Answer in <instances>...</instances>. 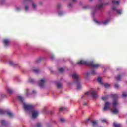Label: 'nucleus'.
<instances>
[{"label":"nucleus","mask_w":127,"mask_h":127,"mask_svg":"<svg viewBox=\"0 0 127 127\" xmlns=\"http://www.w3.org/2000/svg\"><path fill=\"white\" fill-rule=\"evenodd\" d=\"M77 64L78 65H88V66H90V67H92V68H99V67H101V64H95L94 62H88L85 60H80L77 62Z\"/></svg>","instance_id":"f257e3e1"},{"label":"nucleus","mask_w":127,"mask_h":127,"mask_svg":"<svg viewBox=\"0 0 127 127\" xmlns=\"http://www.w3.org/2000/svg\"><path fill=\"white\" fill-rule=\"evenodd\" d=\"M18 99L19 101H20L21 103H22L23 104V108L25 111H30L31 110H33L34 108V105L31 104H27L24 103L23 100V97L21 96H18Z\"/></svg>","instance_id":"f03ea898"},{"label":"nucleus","mask_w":127,"mask_h":127,"mask_svg":"<svg viewBox=\"0 0 127 127\" xmlns=\"http://www.w3.org/2000/svg\"><path fill=\"white\" fill-rule=\"evenodd\" d=\"M71 77L74 80L75 83L77 85V90H81L82 86H81V84L80 83L81 81V77H80V75L77 73H73L71 75Z\"/></svg>","instance_id":"7ed1b4c3"},{"label":"nucleus","mask_w":127,"mask_h":127,"mask_svg":"<svg viewBox=\"0 0 127 127\" xmlns=\"http://www.w3.org/2000/svg\"><path fill=\"white\" fill-rule=\"evenodd\" d=\"M112 4H113V5H116L112 7V10H115L118 14L121 15L123 11H122V10L117 9V7L120 4V2L119 1L113 0Z\"/></svg>","instance_id":"20e7f679"},{"label":"nucleus","mask_w":127,"mask_h":127,"mask_svg":"<svg viewBox=\"0 0 127 127\" xmlns=\"http://www.w3.org/2000/svg\"><path fill=\"white\" fill-rule=\"evenodd\" d=\"M111 97L114 100L112 105L113 106V107L115 108L116 107V106H118V105H119V101H118L119 96L117 94H112Z\"/></svg>","instance_id":"39448f33"},{"label":"nucleus","mask_w":127,"mask_h":127,"mask_svg":"<svg viewBox=\"0 0 127 127\" xmlns=\"http://www.w3.org/2000/svg\"><path fill=\"white\" fill-rule=\"evenodd\" d=\"M85 95L86 96H92V97H93V98H94V99L98 98L97 92H96V91L93 89H91L89 91L85 93Z\"/></svg>","instance_id":"423d86ee"},{"label":"nucleus","mask_w":127,"mask_h":127,"mask_svg":"<svg viewBox=\"0 0 127 127\" xmlns=\"http://www.w3.org/2000/svg\"><path fill=\"white\" fill-rule=\"evenodd\" d=\"M45 82H46V80L45 79H42L39 82V86L40 88H43L44 87V85H45Z\"/></svg>","instance_id":"0eeeda50"},{"label":"nucleus","mask_w":127,"mask_h":127,"mask_svg":"<svg viewBox=\"0 0 127 127\" xmlns=\"http://www.w3.org/2000/svg\"><path fill=\"white\" fill-rule=\"evenodd\" d=\"M96 74H97V73H96V71L94 70H92L91 73H85L84 74V77H85V78H88L89 76H90V75H96Z\"/></svg>","instance_id":"6e6552de"},{"label":"nucleus","mask_w":127,"mask_h":127,"mask_svg":"<svg viewBox=\"0 0 127 127\" xmlns=\"http://www.w3.org/2000/svg\"><path fill=\"white\" fill-rule=\"evenodd\" d=\"M110 105H111V103H110V102H105V104L103 108V111H107V110H109V109L110 108Z\"/></svg>","instance_id":"1a4fd4ad"},{"label":"nucleus","mask_w":127,"mask_h":127,"mask_svg":"<svg viewBox=\"0 0 127 127\" xmlns=\"http://www.w3.org/2000/svg\"><path fill=\"white\" fill-rule=\"evenodd\" d=\"M3 43L4 44V46H5V47H6V46H8V45H9L10 41L7 39H4L3 40Z\"/></svg>","instance_id":"9d476101"},{"label":"nucleus","mask_w":127,"mask_h":127,"mask_svg":"<svg viewBox=\"0 0 127 127\" xmlns=\"http://www.w3.org/2000/svg\"><path fill=\"white\" fill-rule=\"evenodd\" d=\"M38 116V112L37 111H34L32 112V117L34 119H36Z\"/></svg>","instance_id":"9b49d317"},{"label":"nucleus","mask_w":127,"mask_h":127,"mask_svg":"<svg viewBox=\"0 0 127 127\" xmlns=\"http://www.w3.org/2000/svg\"><path fill=\"white\" fill-rule=\"evenodd\" d=\"M104 7V4L103 3L99 4L96 5V9H101Z\"/></svg>","instance_id":"f8f14e48"},{"label":"nucleus","mask_w":127,"mask_h":127,"mask_svg":"<svg viewBox=\"0 0 127 127\" xmlns=\"http://www.w3.org/2000/svg\"><path fill=\"white\" fill-rule=\"evenodd\" d=\"M113 127H122V125L120 124H118L116 122L113 123Z\"/></svg>","instance_id":"ddd939ff"},{"label":"nucleus","mask_w":127,"mask_h":127,"mask_svg":"<svg viewBox=\"0 0 127 127\" xmlns=\"http://www.w3.org/2000/svg\"><path fill=\"white\" fill-rule=\"evenodd\" d=\"M97 81H98V83H99V84H100L101 85L104 84V83L103 82V80H102V79H101V78L98 77L97 78Z\"/></svg>","instance_id":"4468645a"},{"label":"nucleus","mask_w":127,"mask_h":127,"mask_svg":"<svg viewBox=\"0 0 127 127\" xmlns=\"http://www.w3.org/2000/svg\"><path fill=\"white\" fill-rule=\"evenodd\" d=\"M7 115L10 117V118H12L13 117V113L11 112H6Z\"/></svg>","instance_id":"2eb2a0df"},{"label":"nucleus","mask_w":127,"mask_h":127,"mask_svg":"<svg viewBox=\"0 0 127 127\" xmlns=\"http://www.w3.org/2000/svg\"><path fill=\"white\" fill-rule=\"evenodd\" d=\"M91 123L93 127H96V126H98V123L96 121H91Z\"/></svg>","instance_id":"dca6fc26"},{"label":"nucleus","mask_w":127,"mask_h":127,"mask_svg":"<svg viewBox=\"0 0 127 127\" xmlns=\"http://www.w3.org/2000/svg\"><path fill=\"white\" fill-rule=\"evenodd\" d=\"M112 113L114 114L115 115H117L118 113H119V110L118 109H115L114 110L112 111Z\"/></svg>","instance_id":"f3484780"},{"label":"nucleus","mask_w":127,"mask_h":127,"mask_svg":"<svg viewBox=\"0 0 127 127\" xmlns=\"http://www.w3.org/2000/svg\"><path fill=\"white\" fill-rule=\"evenodd\" d=\"M109 22H110V19H108L106 21L102 22V23H103L104 25H107Z\"/></svg>","instance_id":"a211bd4d"},{"label":"nucleus","mask_w":127,"mask_h":127,"mask_svg":"<svg viewBox=\"0 0 127 127\" xmlns=\"http://www.w3.org/2000/svg\"><path fill=\"white\" fill-rule=\"evenodd\" d=\"M4 114H6V111L2 109H0V115H4Z\"/></svg>","instance_id":"6ab92c4d"},{"label":"nucleus","mask_w":127,"mask_h":127,"mask_svg":"<svg viewBox=\"0 0 127 127\" xmlns=\"http://www.w3.org/2000/svg\"><path fill=\"white\" fill-rule=\"evenodd\" d=\"M122 77V75L120 74L118 75L117 77H116V80L117 81H120L121 80V77Z\"/></svg>","instance_id":"aec40b11"},{"label":"nucleus","mask_w":127,"mask_h":127,"mask_svg":"<svg viewBox=\"0 0 127 127\" xmlns=\"http://www.w3.org/2000/svg\"><path fill=\"white\" fill-rule=\"evenodd\" d=\"M7 92L9 94H12V93H13V90H12V89H11L10 88H8L7 89Z\"/></svg>","instance_id":"412c9836"},{"label":"nucleus","mask_w":127,"mask_h":127,"mask_svg":"<svg viewBox=\"0 0 127 127\" xmlns=\"http://www.w3.org/2000/svg\"><path fill=\"white\" fill-rule=\"evenodd\" d=\"M64 71H65V69H64V68H61L59 69V72L60 73H64Z\"/></svg>","instance_id":"4be33fe9"},{"label":"nucleus","mask_w":127,"mask_h":127,"mask_svg":"<svg viewBox=\"0 0 127 127\" xmlns=\"http://www.w3.org/2000/svg\"><path fill=\"white\" fill-rule=\"evenodd\" d=\"M57 88L58 89H61V88H62V84L61 83H58L57 84Z\"/></svg>","instance_id":"5701e85b"},{"label":"nucleus","mask_w":127,"mask_h":127,"mask_svg":"<svg viewBox=\"0 0 127 127\" xmlns=\"http://www.w3.org/2000/svg\"><path fill=\"white\" fill-rule=\"evenodd\" d=\"M1 124L2 125V126H5L6 123H5V120H1Z\"/></svg>","instance_id":"b1692460"},{"label":"nucleus","mask_w":127,"mask_h":127,"mask_svg":"<svg viewBox=\"0 0 127 127\" xmlns=\"http://www.w3.org/2000/svg\"><path fill=\"white\" fill-rule=\"evenodd\" d=\"M28 9H29V6L26 5L25 6V10L26 11H27V10H28Z\"/></svg>","instance_id":"393cba45"},{"label":"nucleus","mask_w":127,"mask_h":127,"mask_svg":"<svg viewBox=\"0 0 127 127\" xmlns=\"http://www.w3.org/2000/svg\"><path fill=\"white\" fill-rule=\"evenodd\" d=\"M33 72H34V73H38V72H39V69L36 68L34 70H33Z\"/></svg>","instance_id":"a878e982"},{"label":"nucleus","mask_w":127,"mask_h":127,"mask_svg":"<svg viewBox=\"0 0 127 127\" xmlns=\"http://www.w3.org/2000/svg\"><path fill=\"white\" fill-rule=\"evenodd\" d=\"M110 84H108V83H106V84H104V87L105 88H109L110 87Z\"/></svg>","instance_id":"bb28decb"},{"label":"nucleus","mask_w":127,"mask_h":127,"mask_svg":"<svg viewBox=\"0 0 127 127\" xmlns=\"http://www.w3.org/2000/svg\"><path fill=\"white\" fill-rule=\"evenodd\" d=\"M32 7L34 9L36 8L37 5L35 3H32Z\"/></svg>","instance_id":"cd10ccee"},{"label":"nucleus","mask_w":127,"mask_h":127,"mask_svg":"<svg viewBox=\"0 0 127 127\" xmlns=\"http://www.w3.org/2000/svg\"><path fill=\"white\" fill-rule=\"evenodd\" d=\"M29 82L30 83H34V80L33 79H32V78H30V79H29Z\"/></svg>","instance_id":"c85d7f7f"},{"label":"nucleus","mask_w":127,"mask_h":127,"mask_svg":"<svg viewBox=\"0 0 127 127\" xmlns=\"http://www.w3.org/2000/svg\"><path fill=\"white\" fill-rule=\"evenodd\" d=\"M64 110H65V108H64V107H60V109H59L60 112H61L62 111H64Z\"/></svg>","instance_id":"c756f323"},{"label":"nucleus","mask_w":127,"mask_h":127,"mask_svg":"<svg viewBox=\"0 0 127 127\" xmlns=\"http://www.w3.org/2000/svg\"><path fill=\"white\" fill-rule=\"evenodd\" d=\"M102 99L103 101H106V100H108V97H102Z\"/></svg>","instance_id":"7c9ffc66"},{"label":"nucleus","mask_w":127,"mask_h":127,"mask_svg":"<svg viewBox=\"0 0 127 127\" xmlns=\"http://www.w3.org/2000/svg\"><path fill=\"white\" fill-rule=\"evenodd\" d=\"M122 97H127V94L125 92H123L122 93Z\"/></svg>","instance_id":"2f4dec72"},{"label":"nucleus","mask_w":127,"mask_h":127,"mask_svg":"<svg viewBox=\"0 0 127 127\" xmlns=\"http://www.w3.org/2000/svg\"><path fill=\"white\" fill-rule=\"evenodd\" d=\"M16 10L17 11H19L20 10H21V8H20V7H17V8H16Z\"/></svg>","instance_id":"473e14b6"},{"label":"nucleus","mask_w":127,"mask_h":127,"mask_svg":"<svg viewBox=\"0 0 127 127\" xmlns=\"http://www.w3.org/2000/svg\"><path fill=\"white\" fill-rule=\"evenodd\" d=\"M60 121L62 122V123H64L65 122V120H64V118H61Z\"/></svg>","instance_id":"72a5a7b5"},{"label":"nucleus","mask_w":127,"mask_h":127,"mask_svg":"<svg viewBox=\"0 0 127 127\" xmlns=\"http://www.w3.org/2000/svg\"><path fill=\"white\" fill-rule=\"evenodd\" d=\"M9 64L11 65V66H13V62H9Z\"/></svg>","instance_id":"f704fd0d"},{"label":"nucleus","mask_w":127,"mask_h":127,"mask_svg":"<svg viewBox=\"0 0 127 127\" xmlns=\"http://www.w3.org/2000/svg\"><path fill=\"white\" fill-rule=\"evenodd\" d=\"M115 87L116 89H118V88H119V87H120V86L119 85V84H117L115 85Z\"/></svg>","instance_id":"c9c22d12"},{"label":"nucleus","mask_w":127,"mask_h":127,"mask_svg":"<svg viewBox=\"0 0 127 127\" xmlns=\"http://www.w3.org/2000/svg\"><path fill=\"white\" fill-rule=\"evenodd\" d=\"M60 7H61V4H58L57 5V8H60Z\"/></svg>","instance_id":"e433bc0d"},{"label":"nucleus","mask_w":127,"mask_h":127,"mask_svg":"<svg viewBox=\"0 0 127 127\" xmlns=\"http://www.w3.org/2000/svg\"><path fill=\"white\" fill-rule=\"evenodd\" d=\"M63 14H64V13L63 12H59V15H62Z\"/></svg>","instance_id":"4c0bfd02"},{"label":"nucleus","mask_w":127,"mask_h":127,"mask_svg":"<svg viewBox=\"0 0 127 127\" xmlns=\"http://www.w3.org/2000/svg\"><path fill=\"white\" fill-rule=\"evenodd\" d=\"M101 122H102V123H106V122H107V120H106V119H103V120H101Z\"/></svg>","instance_id":"58836bf2"},{"label":"nucleus","mask_w":127,"mask_h":127,"mask_svg":"<svg viewBox=\"0 0 127 127\" xmlns=\"http://www.w3.org/2000/svg\"><path fill=\"white\" fill-rule=\"evenodd\" d=\"M51 59H52V60L54 59V55H52L51 56Z\"/></svg>","instance_id":"ea45409f"},{"label":"nucleus","mask_w":127,"mask_h":127,"mask_svg":"<svg viewBox=\"0 0 127 127\" xmlns=\"http://www.w3.org/2000/svg\"><path fill=\"white\" fill-rule=\"evenodd\" d=\"M40 61H41V60L39 59V60H37L36 62V63H38L39 62H40Z\"/></svg>","instance_id":"a19ab883"},{"label":"nucleus","mask_w":127,"mask_h":127,"mask_svg":"<svg viewBox=\"0 0 127 127\" xmlns=\"http://www.w3.org/2000/svg\"><path fill=\"white\" fill-rule=\"evenodd\" d=\"M72 4L71 3H69L68 4V7H72Z\"/></svg>","instance_id":"79ce46f5"},{"label":"nucleus","mask_w":127,"mask_h":127,"mask_svg":"<svg viewBox=\"0 0 127 127\" xmlns=\"http://www.w3.org/2000/svg\"><path fill=\"white\" fill-rule=\"evenodd\" d=\"M87 104H88V103L87 102H84L83 103V106H87Z\"/></svg>","instance_id":"37998d69"},{"label":"nucleus","mask_w":127,"mask_h":127,"mask_svg":"<svg viewBox=\"0 0 127 127\" xmlns=\"http://www.w3.org/2000/svg\"><path fill=\"white\" fill-rule=\"evenodd\" d=\"M83 9H88V7L87 6L83 7Z\"/></svg>","instance_id":"c03bdc74"},{"label":"nucleus","mask_w":127,"mask_h":127,"mask_svg":"<svg viewBox=\"0 0 127 127\" xmlns=\"http://www.w3.org/2000/svg\"><path fill=\"white\" fill-rule=\"evenodd\" d=\"M32 0H25V1H31Z\"/></svg>","instance_id":"a18cd8bd"},{"label":"nucleus","mask_w":127,"mask_h":127,"mask_svg":"<svg viewBox=\"0 0 127 127\" xmlns=\"http://www.w3.org/2000/svg\"><path fill=\"white\" fill-rule=\"evenodd\" d=\"M33 93L34 94H35V93H36V92L35 91V90H33Z\"/></svg>","instance_id":"49530a36"},{"label":"nucleus","mask_w":127,"mask_h":127,"mask_svg":"<svg viewBox=\"0 0 127 127\" xmlns=\"http://www.w3.org/2000/svg\"><path fill=\"white\" fill-rule=\"evenodd\" d=\"M72 1H73V2H75V1H76V0H72Z\"/></svg>","instance_id":"de8ad7c7"},{"label":"nucleus","mask_w":127,"mask_h":127,"mask_svg":"<svg viewBox=\"0 0 127 127\" xmlns=\"http://www.w3.org/2000/svg\"><path fill=\"white\" fill-rule=\"evenodd\" d=\"M79 4H80V5H82L83 4L82 3V2H80L79 3Z\"/></svg>","instance_id":"09e8293b"},{"label":"nucleus","mask_w":127,"mask_h":127,"mask_svg":"<svg viewBox=\"0 0 127 127\" xmlns=\"http://www.w3.org/2000/svg\"><path fill=\"white\" fill-rule=\"evenodd\" d=\"M96 23H99V21H96Z\"/></svg>","instance_id":"8fccbe9b"},{"label":"nucleus","mask_w":127,"mask_h":127,"mask_svg":"<svg viewBox=\"0 0 127 127\" xmlns=\"http://www.w3.org/2000/svg\"><path fill=\"white\" fill-rule=\"evenodd\" d=\"M93 0H89V1H92Z\"/></svg>","instance_id":"3c124183"},{"label":"nucleus","mask_w":127,"mask_h":127,"mask_svg":"<svg viewBox=\"0 0 127 127\" xmlns=\"http://www.w3.org/2000/svg\"><path fill=\"white\" fill-rule=\"evenodd\" d=\"M99 0V1H102V0Z\"/></svg>","instance_id":"603ef678"}]
</instances>
